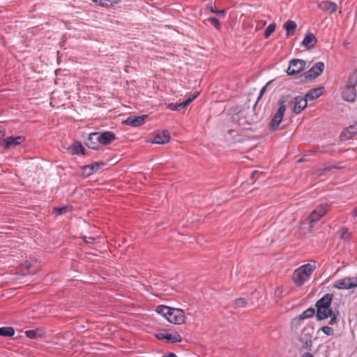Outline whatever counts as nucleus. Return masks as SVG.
<instances>
[{"instance_id":"11","label":"nucleus","mask_w":357,"mask_h":357,"mask_svg":"<svg viewBox=\"0 0 357 357\" xmlns=\"http://www.w3.org/2000/svg\"><path fill=\"white\" fill-rule=\"evenodd\" d=\"M356 97V89L348 84L346 85L342 91V98L344 100L348 102H354Z\"/></svg>"},{"instance_id":"40","label":"nucleus","mask_w":357,"mask_h":357,"mask_svg":"<svg viewBox=\"0 0 357 357\" xmlns=\"http://www.w3.org/2000/svg\"><path fill=\"white\" fill-rule=\"evenodd\" d=\"M25 335L30 339H35L37 337V331L35 330H29L25 332Z\"/></svg>"},{"instance_id":"13","label":"nucleus","mask_w":357,"mask_h":357,"mask_svg":"<svg viewBox=\"0 0 357 357\" xmlns=\"http://www.w3.org/2000/svg\"><path fill=\"white\" fill-rule=\"evenodd\" d=\"M317 320H323L332 316L333 310L331 307H316Z\"/></svg>"},{"instance_id":"51","label":"nucleus","mask_w":357,"mask_h":357,"mask_svg":"<svg viewBox=\"0 0 357 357\" xmlns=\"http://www.w3.org/2000/svg\"><path fill=\"white\" fill-rule=\"evenodd\" d=\"M4 136V132L0 130V139Z\"/></svg>"},{"instance_id":"3","label":"nucleus","mask_w":357,"mask_h":357,"mask_svg":"<svg viewBox=\"0 0 357 357\" xmlns=\"http://www.w3.org/2000/svg\"><path fill=\"white\" fill-rule=\"evenodd\" d=\"M167 319L169 322L174 324H183L185 322V312L181 309L172 307Z\"/></svg>"},{"instance_id":"8","label":"nucleus","mask_w":357,"mask_h":357,"mask_svg":"<svg viewBox=\"0 0 357 357\" xmlns=\"http://www.w3.org/2000/svg\"><path fill=\"white\" fill-rule=\"evenodd\" d=\"M325 68L324 63L319 61L305 73V78L313 79L319 77L323 73Z\"/></svg>"},{"instance_id":"21","label":"nucleus","mask_w":357,"mask_h":357,"mask_svg":"<svg viewBox=\"0 0 357 357\" xmlns=\"http://www.w3.org/2000/svg\"><path fill=\"white\" fill-rule=\"evenodd\" d=\"M357 135V123L349 126L342 132V137H344L345 139H349Z\"/></svg>"},{"instance_id":"19","label":"nucleus","mask_w":357,"mask_h":357,"mask_svg":"<svg viewBox=\"0 0 357 357\" xmlns=\"http://www.w3.org/2000/svg\"><path fill=\"white\" fill-rule=\"evenodd\" d=\"M323 89V87L312 89L307 93L305 98L307 99V101L308 100H312L317 99L321 96Z\"/></svg>"},{"instance_id":"2","label":"nucleus","mask_w":357,"mask_h":357,"mask_svg":"<svg viewBox=\"0 0 357 357\" xmlns=\"http://www.w3.org/2000/svg\"><path fill=\"white\" fill-rule=\"evenodd\" d=\"M286 100L285 99H280L279 100V108L277 111V112L274 114L271 123V130L275 131L276 130L280 123L282 122L284 114L287 109V106L285 105Z\"/></svg>"},{"instance_id":"6","label":"nucleus","mask_w":357,"mask_h":357,"mask_svg":"<svg viewBox=\"0 0 357 357\" xmlns=\"http://www.w3.org/2000/svg\"><path fill=\"white\" fill-rule=\"evenodd\" d=\"M315 310L314 308L310 307L303 311L301 314L294 317L291 322V326L292 328L298 329L301 324V321L305 319L311 318L314 315Z\"/></svg>"},{"instance_id":"46","label":"nucleus","mask_w":357,"mask_h":357,"mask_svg":"<svg viewBox=\"0 0 357 357\" xmlns=\"http://www.w3.org/2000/svg\"><path fill=\"white\" fill-rule=\"evenodd\" d=\"M84 241L86 243H92L94 241V238L93 237H84Z\"/></svg>"},{"instance_id":"7","label":"nucleus","mask_w":357,"mask_h":357,"mask_svg":"<svg viewBox=\"0 0 357 357\" xmlns=\"http://www.w3.org/2000/svg\"><path fill=\"white\" fill-rule=\"evenodd\" d=\"M329 208L327 203L319 205L310 215L309 223H314L319 221L326 213Z\"/></svg>"},{"instance_id":"1","label":"nucleus","mask_w":357,"mask_h":357,"mask_svg":"<svg viewBox=\"0 0 357 357\" xmlns=\"http://www.w3.org/2000/svg\"><path fill=\"white\" fill-rule=\"evenodd\" d=\"M315 270V266L305 264L296 268L292 274V280L297 287H301Z\"/></svg>"},{"instance_id":"28","label":"nucleus","mask_w":357,"mask_h":357,"mask_svg":"<svg viewBox=\"0 0 357 357\" xmlns=\"http://www.w3.org/2000/svg\"><path fill=\"white\" fill-rule=\"evenodd\" d=\"M301 341L304 344L305 347L311 351L312 349V340L311 339V335L307 336V334L304 335V337L301 339Z\"/></svg>"},{"instance_id":"4","label":"nucleus","mask_w":357,"mask_h":357,"mask_svg":"<svg viewBox=\"0 0 357 357\" xmlns=\"http://www.w3.org/2000/svg\"><path fill=\"white\" fill-rule=\"evenodd\" d=\"M306 63L303 59H294L289 61L287 73L289 75H294L303 71L305 67Z\"/></svg>"},{"instance_id":"25","label":"nucleus","mask_w":357,"mask_h":357,"mask_svg":"<svg viewBox=\"0 0 357 357\" xmlns=\"http://www.w3.org/2000/svg\"><path fill=\"white\" fill-rule=\"evenodd\" d=\"M73 210L72 206H64L61 207H56L54 208L53 212L56 216L70 212Z\"/></svg>"},{"instance_id":"34","label":"nucleus","mask_w":357,"mask_h":357,"mask_svg":"<svg viewBox=\"0 0 357 357\" xmlns=\"http://www.w3.org/2000/svg\"><path fill=\"white\" fill-rule=\"evenodd\" d=\"M207 20L218 30L220 29V23L218 18L210 17Z\"/></svg>"},{"instance_id":"32","label":"nucleus","mask_w":357,"mask_h":357,"mask_svg":"<svg viewBox=\"0 0 357 357\" xmlns=\"http://www.w3.org/2000/svg\"><path fill=\"white\" fill-rule=\"evenodd\" d=\"M73 152L75 154L84 153L85 149L82 146L79 142H75L73 144Z\"/></svg>"},{"instance_id":"31","label":"nucleus","mask_w":357,"mask_h":357,"mask_svg":"<svg viewBox=\"0 0 357 357\" xmlns=\"http://www.w3.org/2000/svg\"><path fill=\"white\" fill-rule=\"evenodd\" d=\"M347 84L354 88L357 86V70L350 75Z\"/></svg>"},{"instance_id":"48","label":"nucleus","mask_w":357,"mask_h":357,"mask_svg":"<svg viewBox=\"0 0 357 357\" xmlns=\"http://www.w3.org/2000/svg\"><path fill=\"white\" fill-rule=\"evenodd\" d=\"M351 215L354 218L357 216V206L354 209V211H352Z\"/></svg>"},{"instance_id":"18","label":"nucleus","mask_w":357,"mask_h":357,"mask_svg":"<svg viewBox=\"0 0 357 357\" xmlns=\"http://www.w3.org/2000/svg\"><path fill=\"white\" fill-rule=\"evenodd\" d=\"M317 41L316 37L312 33H308L305 35L301 44L307 48H310L315 45Z\"/></svg>"},{"instance_id":"16","label":"nucleus","mask_w":357,"mask_h":357,"mask_svg":"<svg viewBox=\"0 0 357 357\" xmlns=\"http://www.w3.org/2000/svg\"><path fill=\"white\" fill-rule=\"evenodd\" d=\"M319 6L323 10L328 13H333L335 12L337 9V6L336 3L329 1L321 2Z\"/></svg>"},{"instance_id":"36","label":"nucleus","mask_w":357,"mask_h":357,"mask_svg":"<svg viewBox=\"0 0 357 357\" xmlns=\"http://www.w3.org/2000/svg\"><path fill=\"white\" fill-rule=\"evenodd\" d=\"M235 305L239 307H244L247 305V301L243 298H239L235 300Z\"/></svg>"},{"instance_id":"10","label":"nucleus","mask_w":357,"mask_h":357,"mask_svg":"<svg viewBox=\"0 0 357 357\" xmlns=\"http://www.w3.org/2000/svg\"><path fill=\"white\" fill-rule=\"evenodd\" d=\"M98 136L100 144L102 145L110 144L116 139L115 134L110 131L98 133Z\"/></svg>"},{"instance_id":"24","label":"nucleus","mask_w":357,"mask_h":357,"mask_svg":"<svg viewBox=\"0 0 357 357\" xmlns=\"http://www.w3.org/2000/svg\"><path fill=\"white\" fill-rule=\"evenodd\" d=\"M92 1L103 7H109L118 4L121 0H92Z\"/></svg>"},{"instance_id":"37","label":"nucleus","mask_w":357,"mask_h":357,"mask_svg":"<svg viewBox=\"0 0 357 357\" xmlns=\"http://www.w3.org/2000/svg\"><path fill=\"white\" fill-rule=\"evenodd\" d=\"M321 331L327 335H333L334 330L328 326H325L321 327Z\"/></svg>"},{"instance_id":"17","label":"nucleus","mask_w":357,"mask_h":357,"mask_svg":"<svg viewBox=\"0 0 357 357\" xmlns=\"http://www.w3.org/2000/svg\"><path fill=\"white\" fill-rule=\"evenodd\" d=\"M147 117L146 115H142L139 116L132 117L130 116L126 120V122L128 124L133 126V127H137L141 125H142L144 122V119Z\"/></svg>"},{"instance_id":"15","label":"nucleus","mask_w":357,"mask_h":357,"mask_svg":"<svg viewBox=\"0 0 357 357\" xmlns=\"http://www.w3.org/2000/svg\"><path fill=\"white\" fill-rule=\"evenodd\" d=\"M333 287L337 289H352V286L349 283V277H345L344 278L340 279L337 280L333 284Z\"/></svg>"},{"instance_id":"27","label":"nucleus","mask_w":357,"mask_h":357,"mask_svg":"<svg viewBox=\"0 0 357 357\" xmlns=\"http://www.w3.org/2000/svg\"><path fill=\"white\" fill-rule=\"evenodd\" d=\"M172 307L165 305H159L156 308V312L167 319Z\"/></svg>"},{"instance_id":"12","label":"nucleus","mask_w":357,"mask_h":357,"mask_svg":"<svg viewBox=\"0 0 357 357\" xmlns=\"http://www.w3.org/2000/svg\"><path fill=\"white\" fill-rule=\"evenodd\" d=\"M86 145L91 149L97 150L100 146L99 138L98 136V132H92L89 135L88 139L85 142Z\"/></svg>"},{"instance_id":"45","label":"nucleus","mask_w":357,"mask_h":357,"mask_svg":"<svg viewBox=\"0 0 357 357\" xmlns=\"http://www.w3.org/2000/svg\"><path fill=\"white\" fill-rule=\"evenodd\" d=\"M83 171H84V174L86 175V176H89L90 175H91L93 173V171L91 169H88V170L86 172L84 171V168L83 169Z\"/></svg>"},{"instance_id":"43","label":"nucleus","mask_w":357,"mask_h":357,"mask_svg":"<svg viewBox=\"0 0 357 357\" xmlns=\"http://www.w3.org/2000/svg\"><path fill=\"white\" fill-rule=\"evenodd\" d=\"M331 320L329 321V324L330 325H333L335 324H336L337 321H338V319L337 317V316L333 313L332 316L331 317Z\"/></svg>"},{"instance_id":"41","label":"nucleus","mask_w":357,"mask_h":357,"mask_svg":"<svg viewBox=\"0 0 357 357\" xmlns=\"http://www.w3.org/2000/svg\"><path fill=\"white\" fill-rule=\"evenodd\" d=\"M349 283L352 286V289L357 287V277H349Z\"/></svg>"},{"instance_id":"26","label":"nucleus","mask_w":357,"mask_h":357,"mask_svg":"<svg viewBox=\"0 0 357 357\" xmlns=\"http://www.w3.org/2000/svg\"><path fill=\"white\" fill-rule=\"evenodd\" d=\"M15 334V330L13 327H1L0 336L2 337H12Z\"/></svg>"},{"instance_id":"50","label":"nucleus","mask_w":357,"mask_h":357,"mask_svg":"<svg viewBox=\"0 0 357 357\" xmlns=\"http://www.w3.org/2000/svg\"><path fill=\"white\" fill-rule=\"evenodd\" d=\"M257 174V171H254L252 172V174H251V178H253L255 177V175Z\"/></svg>"},{"instance_id":"9","label":"nucleus","mask_w":357,"mask_h":357,"mask_svg":"<svg viewBox=\"0 0 357 357\" xmlns=\"http://www.w3.org/2000/svg\"><path fill=\"white\" fill-rule=\"evenodd\" d=\"M307 99L301 96L295 97L292 100L293 112L295 114H299L307 107Z\"/></svg>"},{"instance_id":"23","label":"nucleus","mask_w":357,"mask_h":357,"mask_svg":"<svg viewBox=\"0 0 357 357\" xmlns=\"http://www.w3.org/2000/svg\"><path fill=\"white\" fill-rule=\"evenodd\" d=\"M284 28L286 31V37L288 38L296 29L297 24L294 21L289 20L284 23Z\"/></svg>"},{"instance_id":"33","label":"nucleus","mask_w":357,"mask_h":357,"mask_svg":"<svg viewBox=\"0 0 357 357\" xmlns=\"http://www.w3.org/2000/svg\"><path fill=\"white\" fill-rule=\"evenodd\" d=\"M276 25L275 24H270L265 29L264 31V38H268L272 33H273L275 30Z\"/></svg>"},{"instance_id":"29","label":"nucleus","mask_w":357,"mask_h":357,"mask_svg":"<svg viewBox=\"0 0 357 357\" xmlns=\"http://www.w3.org/2000/svg\"><path fill=\"white\" fill-rule=\"evenodd\" d=\"M186 107L185 103L182 102L181 103H169L167 107L172 111H180Z\"/></svg>"},{"instance_id":"20","label":"nucleus","mask_w":357,"mask_h":357,"mask_svg":"<svg viewBox=\"0 0 357 357\" xmlns=\"http://www.w3.org/2000/svg\"><path fill=\"white\" fill-rule=\"evenodd\" d=\"M333 294H326L316 303V307H331Z\"/></svg>"},{"instance_id":"47","label":"nucleus","mask_w":357,"mask_h":357,"mask_svg":"<svg viewBox=\"0 0 357 357\" xmlns=\"http://www.w3.org/2000/svg\"><path fill=\"white\" fill-rule=\"evenodd\" d=\"M301 357H314L312 354L309 352L305 353Z\"/></svg>"},{"instance_id":"22","label":"nucleus","mask_w":357,"mask_h":357,"mask_svg":"<svg viewBox=\"0 0 357 357\" xmlns=\"http://www.w3.org/2000/svg\"><path fill=\"white\" fill-rule=\"evenodd\" d=\"M164 340L168 343H176L181 342L182 337L177 332H174L172 333L168 332Z\"/></svg>"},{"instance_id":"52","label":"nucleus","mask_w":357,"mask_h":357,"mask_svg":"<svg viewBox=\"0 0 357 357\" xmlns=\"http://www.w3.org/2000/svg\"><path fill=\"white\" fill-rule=\"evenodd\" d=\"M6 233L4 231H0V234H4Z\"/></svg>"},{"instance_id":"5","label":"nucleus","mask_w":357,"mask_h":357,"mask_svg":"<svg viewBox=\"0 0 357 357\" xmlns=\"http://www.w3.org/2000/svg\"><path fill=\"white\" fill-rule=\"evenodd\" d=\"M26 140V138L23 135H19L17 137H8L3 139L0 142V145L5 149L15 147L22 144Z\"/></svg>"},{"instance_id":"44","label":"nucleus","mask_w":357,"mask_h":357,"mask_svg":"<svg viewBox=\"0 0 357 357\" xmlns=\"http://www.w3.org/2000/svg\"><path fill=\"white\" fill-rule=\"evenodd\" d=\"M268 84H266L264 86H263L261 90H260V92H259V96H258V98L257 100H259V99L261 98V97L263 96L264 93H265L266 90V87H267V85Z\"/></svg>"},{"instance_id":"39","label":"nucleus","mask_w":357,"mask_h":357,"mask_svg":"<svg viewBox=\"0 0 357 357\" xmlns=\"http://www.w3.org/2000/svg\"><path fill=\"white\" fill-rule=\"evenodd\" d=\"M99 168V164L98 163H93L91 165H86L84 166V171L86 172L88 169H91L93 171V173L96 171H97Z\"/></svg>"},{"instance_id":"14","label":"nucleus","mask_w":357,"mask_h":357,"mask_svg":"<svg viewBox=\"0 0 357 357\" xmlns=\"http://www.w3.org/2000/svg\"><path fill=\"white\" fill-rule=\"evenodd\" d=\"M170 136L167 132H162L153 136L151 142L158 144H164L169 142Z\"/></svg>"},{"instance_id":"38","label":"nucleus","mask_w":357,"mask_h":357,"mask_svg":"<svg viewBox=\"0 0 357 357\" xmlns=\"http://www.w3.org/2000/svg\"><path fill=\"white\" fill-rule=\"evenodd\" d=\"M199 95V91L195 92L193 94H192L190 97H188L185 101H183L185 103V105L187 106L189 105L191 102H192Z\"/></svg>"},{"instance_id":"49","label":"nucleus","mask_w":357,"mask_h":357,"mask_svg":"<svg viewBox=\"0 0 357 357\" xmlns=\"http://www.w3.org/2000/svg\"><path fill=\"white\" fill-rule=\"evenodd\" d=\"M217 12L218 13H215V14H221V15H224L225 14V10H217Z\"/></svg>"},{"instance_id":"42","label":"nucleus","mask_w":357,"mask_h":357,"mask_svg":"<svg viewBox=\"0 0 357 357\" xmlns=\"http://www.w3.org/2000/svg\"><path fill=\"white\" fill-rule=\"evenodd\" d=\"M206 8H207L208 10H209L213 13H218L217 12V9L215 8V5L213 3H211V2L208 3L206 5Z\"/></svg>"},{"instance_id":"30","label":"nucleus","mask_w":357,"mask_h":357,"mask_svg":"<svg viewBox=\"0 0 357 357\" xmlns=\"http://www.w3.org/2000/svg\"><path fill=\"white\" fill-rule=\"evenodd\" d=\"M338 234L339 236L344 240L350 239L351 234L349 232L348 229H347L346 227H341L338 231Z\"/></svg>"},{"instance_id":"35","label":"nucleus","mask_w":357,"mask_h":357,"mask_svg":"<svg viewBox=\"0 0 357 357\" xmlns=\"http://www.w3.org/2000/svg\"><path fill=\"white\" fill-rule=\"evenodd\" d=\"M167 333H168V331L167 330H165V329L160 330L156 333L155 337H157V339H158L160 340H164L165 338V336H167Z\"/></svg>"}]
</instances>
